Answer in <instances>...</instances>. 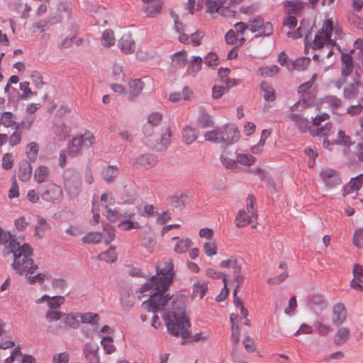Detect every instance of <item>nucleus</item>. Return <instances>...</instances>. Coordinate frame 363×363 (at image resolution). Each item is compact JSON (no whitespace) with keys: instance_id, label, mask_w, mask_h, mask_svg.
Masks as SVG:
<instances>
[{"instance_id":"obj_62","label":"nucleus","mask_w":363,"mask_h":363,"mask_svg":"<svg viewBox=\"0 0 363 363\" xmlns=\"http://www.w3.org/2000/svg\"><path fill=\"white\" fill-rule=\"evenodd\" d=\"M118 227L123 230L128 231L132 229H139L140 228V225L138 222H133L130 220H128L121 221L118 224Z\"/></svg>"},{"instance_id":"obj_59","label":"nucleus","mask_w":363,"mask_h":363,"mask_svg":"<svg viewBox=\"0 0 363 363\" xmlns=\"http://www.w3.org/2000/svg\"><path fill=\"white\" fill-rule=\"evenodd\" d=\"M221 0H206V11L208 13H214L219 10L222 6Z\"/></svg>"},{"instance_id":"obj_25","label":"nucleus","mask_w":363,"mask_h":363,"mask_svg":"<svg viewBox=\"0 0 363 363\" xmlns=\"http://www.w3.org/2000/svg\"><path fill=\"white\" fill-rule=\"evenodd\" d=\"M172 240H177L174 247V251L177 254H182L186 252L191 246V240L189 238L180 239L178 237H173Z\"/></svg>"},{"instance_id":"obj_47","label":"nucleus","mask_w":363,"mask_h":363,"mask_svg":"<svg viewBox=\"0 0 363 363\" xmlns=\"http://www.w3.org/2000/svg\"><path fill=\"white\" fill-rule=\"evenodd\" d=\"M82 323H89L94 327H97L99 315L97 313H85L80 315Z\"/></svg>"},{"instance_id":"obj_29","label":"nucleus","mask_w":363,"mask_h":363,"mask_svg":"<svg viewBox=\"0 0 363 363\" xmlns=\"http://www.w3.org/2000/svg\"><path fill=\"white\" fill-rule=\"evenodd\" d=\"M362 86V83L359 79H356L352 84H348L343 91V96L346 99H352L357 96L359 88Z\"/></svg>"},{"instance_id":"obj_56","label":"nucleus","mask_w":363,"mask_h":363,"mask_svg":"<svg viewBox=\"0 0 363 363\" xmlns=\"http://www.w3.org/2000/svg\"><path fill=\"white\" fill-rule=\"evenodd\" d=\"M7 100L9 104H11L16 108L19 101L22 100L21 95L16 89L11 88V91L8 94Z\"/></svg>"},{"instance_id":"obj_5","label":"nucleus","mask_w":363,"mask_h":363,"mask_svg":"<svg viewBox=\"0 0 363 363\" xmlns=\"http://www.w3.org/2000/svg\"><path fill=\"white\" fill-rule=\"evenodd\" d=\"M38 191L41 199L46 203H60L63 199L62 189L53 182H47L38 186Z\"/></svg>"},{"instance_id":"obj_2","label":"nucleus","mask_w":363,"mask_h":363,"mask_svg":"<svg viewBox=\"0 0 363 363\" xmlns=\"http://www.w3.org/2000/svg\"><path fill=\"white\" fill-rule=\"evenodd\" d=\"M184 296H176V299L172 301L171 311L167 313L164 317L167 328L172 335L175 337L181 336L182 344L186 342H197L201 340L207 339L206 336H202L201 333H197L193 336H190L189 328L191 326L189 320L186 315V305L183 301Z\"/></svg>"},{"instance_id":"obj_19","label":"nucleus","mask_w":363,"mask_h":363,"mask_svg":"<svg viewBox=\"0 0 363 363\" xmlns=\"http://www.w3.org/2000/svg\"><path fill=\"white\" fill-rule=\"evenodd\" d=\"M144 87V83L141 79H131L128 82L129 91L128 93V100L134 101L142 92Z\"/></svg>"},{"instance_id":"obj_37","label":"nucleus","mask_w":363,"mask_h":363,"mask_svg":"<svg viewBox=\"0 0 363 363\" xmlns=\"http://www.w3.org/2000/svg\"><path fill=\"white\" fill-rule=\"evenodd\" d=\"M222 134V128H216L211 131H207L204 135V138L206 140L222 145V140H223Z\"/></svg>"},{"instance_id":"obj_28","label":"nucleus","mask_w":363,"mask_h":363,"mask_svg":"<svg viewBox=\"0 0 363 363\" xmlns=\"http://www.w3.org/2000/svg\"><path fill=\"white\" fill-rule=\"evenodd\" d=\"M288 16H297L302 10V4L298 0H290L284 2Z\"/></svg>"},{"instance_id":"obj_50","label":"nucleus","mask_w":363,"mask_h":363,"mask_svg":"<svg viewBox=\"0 0 363 363\" xmlns=\"http://www.w3.org/2000/svg\"><path fill=\"white\" fill-rule=\"evenodd\" d=\"M170 138L171 130L169 128H167L165 131L162 134L160 142L157 145L156 149L157 150L167 149L170 144Z\"/></svg>"},{"instance_id":"obj_60","label":"nucleus","mask_w":363,"mask_h":363,"mask_svg":"<svg viewBox=\"0 0 363 363\" xmlns=\"http://www.w3.org/2000/svg\"><path fill=\"white\" fill-rule=\"evenodd\" d=\"M52 285L56 292L64 293L67 283L64 279H55L52 281Z\"/></svg>"},{"instance_id":"obj_20","label":"nucleus","mask_w":363,"mask_h":363,"mask_svg":"<svg viewBox=\"0 0 363 363\" xmlns=\"http://www.w3.org/2000/svg\"><path fill=\"white\" fill-rule=\"evenodd\" d=\"M332 124L326 123L324 125L319 127V125H312L309 128V132L312 135L323 137L324 139L331 135L333 132L331 131Z\"/></svg>"},{"instance_id":"obj_1","label":"nucleus","mask_w":363,"mask_h":363,"mask_svg":"<svg viewBox=\"0 0 363 363\" xmlns=\"http://www.w3.org/2000/svg\"><path fill=\"white\" fill-rule=\"evenodd\" d=\"M7 244V249L13 253V262L12 267L15 272L18 274L27 276L30 284L43 283L46 277L45 274L38 273L35 276H28V274H33L38 267L37 265L34 264L33 260L30 257L33 250L30 245L25 242L21 245L13 238L10 233L4 232L0 227V245Z\"/></svg>"},{"instance_id":"obj_63","label":"nucleus","mask_w":363,"mask_h":363,"mask_svg":"<svg viewBox=\"0 0 363 363\" xmlns=\"http://www.w3.org/2000/svg\"><path fill=\"white\" fill-rule=\"evenodd\" d=\"M135 296H121V304L125 311L131 309L135 302Z\"/></svg>"},{"instance_id":"obj_31","label":"nucleus","mask_w":363,"mask_h":363,"mask_svg":"<svg viewBox=\"0 0 363 363\" xmlns=\"http://www.w3.org/2000/svg\"><path fill=\"white\" fill-rule=\"evenodd\" d=\"M172 66L176 68L185 67L187 62V53L184 50L177 52L172 56Z\"/></svg>"},{"instance_id":"obj_7","label":"nucleus","mask_w":363,"mask_h":363,"mask_svg":"<svg viewBox=\"0 0 363 363\" xmlns=\"http://www.w3.org/2000/svg\"><path fill=\"white\" fill-rule=\"evenodd\" d=\"M249 30L255 38L270 37L274 33V25L261 16L251 18L248 21Z\"/></svg>"},{"instance_id":"obj_12","label":"nucleus","mask_w":363,"mask_h":363,"mask_svg":"<svg viewBox=\"0 0 363 363\" xmlns=\"http://www.w3.org/2000/svg\"><path fill=\"white\" fill-rule=\"evenodd\" d=\"M99 345L96 343L87 342L83 349V354L86 363H100Z\"/></svg>"},{"instance_id":"obj_36","label":"nucleus","mask_w":363,"mask_h":363,"mask_svg":"<svg viewBox=\"0 0 363 363\" xmlns=\"http://www.w3.org/2000/svg\"><path fill=\"white\" fill-rule=\"evenodd\" d=\"M98 259L108 263H113L117 259V254L114 247H110L106 251L98 255Z\"/></svg>"},{"instance_id":"obj_52","label":"nucleus","mask_w":363,"mask_h":363,"mask_svg":"<svg viewBox=\"0 0 363 363\" xmlns=\"http://www.w3.org/2000/svg\"><path fill=\"white\" fill-rule=\"evenodd\" d=\"M260 74L264 77H273L276 74H277L279 71V68L278 66L275 65H268L261 67L259 69Z\"/></svg>"},{"instance_id":"obj_40","label":"nucleus","mask_w":363,"mask_h":363,"mask_svg":"<svg viewBox=\"0 0 363 363\" xmlns=\"http://www.w3.org/2000/svg\"><path fill=\"white\" fill-rule=\"evenodd\" d=\"M182 137L184 143L187 145L193 143L197 138V135L194 128L190 126H185L182 130Z\"/></svg>"},{"instance_id":"obj_57","label":"nucleus","mask_w":363,"mask_h":363,"mask_svg":"<svg viewBox=\"0 0 363 363\" xmlns=\"http://www.w3.org/2000/svg\"><path fill=\"white\" fill-rule=\"evenodd\" d=\"M234 315H230V324L232 328V334L230 336L231 341L237 345L240 340V330L238 325H235L233 319Z\"/></svg>"},{"instance_id":"obj_46","label":"nucleus","mask_w":363,"mask_h":363,"mask_svg":"<svg viewBox=\"0 0 363 363\" xmlns=\"http://www.w3.org/2000/svg\"><path fill=\"white\" fill-rule=\"evenodd\" d=\"M39 146L35 142H31L27 145L26 156L31 162H34L38 156Z\"/></svg>"},{"instance_id":"obj_14","label":"nucleus","mask_w":363,"mask_h":363,"mask_svg":"<svg viewBox=\"0 0 363 363\" xmlns=\"http://www.w3.org/2000/svg\"><path fill=\"white\" fill-rule=\"evenodd\" d=\"M322 180L328 188H333L341 184L337 172L333 169H323L320 172Z\"/></svg>"},{"instance_id":"obj_26","label":"nucleus","mask_w":363,"mask_h":363,"mask_svg":"<svg viewBox=\"0 0 363 363\" xmlns=\"http://www.w3.org/2000/svg\"><path fill=\"white\" fill-rule=\"evenodd\" d=\"M32 174V167L27 160H22L19 164L18 178L23 182H28Z\"/></svg>"},{"instance_id":"obj_18","label":"nucleus","mask_w":363,"mask_h":363,"mask_svg":"<svg viewBox=\"0 0 363 363\" xmlns=\"http://www.w3.org/2000/svg\"><path fill=\"white\" fill-rule=\"evenodd\" d=\"M352 144L350 136L345 135V131L340 130L337 133V139L329 140L328 139H324L323 140V145L326 149H330V147L333 145H343L345 146H350Z\"/></svg>"},{"instance_id":"obj_55","label":"nucleus","mask_w":363,"mask_h":363,"mask_svg":"<svg viewBox=\"0 0 363 363\" xmlns=\"http://www.w3.org/2000/svg\"><path fill=\"white\" fill-rule=\"evenodd\" d=\"M350 336V330L347 328H340L337 330L335 337V342L337 344H342Z\"/></svg>"},{"instance_id":"obj_23","label":"nucleus","mask_w":363,"mask_h":363,"mask_svg":"<svg viewBox=\"0 0 363 363\" xmlns=\"http://www.w3.org/2000/svg\"><path fill=\"white\" fill-rule=\"evenodd\" d=\"M311 62V59L308 57H301L296 59L295 60H292L291 62H289L286 65V67L289 70H298L302 71L306 69Z\"/></svg>"},{"instance_id":"obj_48","label":"nucleus","mask_w":363,"mask_h":363,"mask_svg":"<svg viewBox=\"0 0 363 363\" xmlns=\"http://www.w3.org/2000/svg\"><path fill=\"white\" fill-rule=\"evenodd\" d=\"M101 43L103 46L110 48L115 43L114 33L112 30H104L101 35Z\"/></svg>"},{"instance_id":"obj_54","label":"nucleus","mask_w":363,"mask_h":363,"mask_svg":"<svg viewBox=\"0 0 363 363\" xmlns=\"http://www.w3.org/2000/svg\"><path fill=\"white\" fill-rule=\"evenodd\" d=\"M20 89L22 91L21 99L27 100L30 99L32 96H36L37 92L32 91L29 88V82H23L19 84Z\"/></svg>"},{"instance_id":"obj_30","label":"nucleus","mask_w":363,"mask_h":363,"mask_svg":"<svg viewBox=\"0 0 363 363\" xmlns=\"http://www.w3.org/2000/svg\"><path fill=\"white\" fill-rule=\"evenodd\" d=\"M279 269L281 272L276 277L268 279V284L271 285H277L284 281L289 276L286 270V263L281 262L279 264Z\"/></svg>"},{"instance_id":"obj_53","label":"nucleus","mask_w":363,"mask_h":363,"mask_svg":"<svg viewBox=\"0 0 363 363\" xmlns=\"http://www.w3.org/2000/svg\"><path fill=\"white\" fill-rule=\"evenodd\" d=\"M1 124L6 128L16 126V122L14 120L13 114L10 111L4 112L0 118Z\"/></svg>"},{"instance_id":"obj_32","label":"nucleus","mask_w":363,"mask_h":363,"mask_svg":"<svg viewBox=\"0 0 363 363\" xmlns=\"http://www.w3.org/2000/svg\"><path fill=\"white\" fill-rule=\"evenodd\" d=\"M230 69L228 68H220L218 72L220 83L228 87H233L237 85V81L235 79H230L228 74Z\"/></svg>"},{"instance_id":"obj_21","label":"nucleus","mask_w":363,"mask_h":363,"mask_svg":"<svg viewBox=\"0 0 363 363\" xmlns=\"http://www.w3.org/2000/svg\"><path fill=\"white\" fill-rule=\"evenodd\" d=\"M342 61V70L341 74L342 77L350 76L353 71V60L350 53H342L341 55Z\"/></svg>"},{"instance_id":"obj_58","label":"nucleus","mask_w":363,"mask_h":363,"mask_svg":"<svg viewBox=\"0 0 363 363\" xmlns=\"http://www.w3.org/2000/svg\"><path fill=\"white\" fill-rule=\"evenodd\" d=\"M230 87L225 85H215L212 88V97L214 99H220Z\"/></svg>"},{"instance_id":"obj_61","label":"nucleus","mask_w":363,"mask_h":363,"mask_svg":"<svg viewBox=\"0 0 363 363\" xmlns=\"http://www.w3.org/2000/svg\"><path fill=\"white\" fill-rule=\"evenodd\" d=\"M236 157L238 162L247 166L252 164L255 161V158L250 154H238Z\"/></svg>"},{"instance_id":"obj_8","label":"nucleus","mask_w":363,"mask_h":363,"mask_svg":"<svg viewBox=\"0 0 363 363\" xmlns=\"http://www.w3.org/2000/svg\"><path fill=\"white\" fill-rule=\"evenodd\" d=\"M220 266L223 268L233 269V281H232V282H234L233 295H237L239 292L238 289L240 286H241L244 282V277L241 275V266L233 257H230L227 260L221 261L220 262ZM230 282H231V281Z\"/></svg>"},{"instance_id":"obj_16","label":"nucleus","mask_w":363,"mask_h":363,"mask_svg":"<svg viewBox=\"0 0 363 363\" xmlns=\"http://www.w3.org/2000/svg\"><path fill=\"white\" fill-rule=\"evenodd\" d=\"M82 189L81 181L78 179H68L65 182V189L69 199H76Z\"/></svg>"},{"instance_id":"obj_35","label":"nucleus","mask_w":363,"mask_h":363,"mask_svg":"<svg viewBox=\"0 0 363 363\" xmlns=\"http://www.w3.org/2000/svg\"><path fill=\"white\" fill-rule=\"evenodd\" d=\"M101 175L106 182L110 183L117 177L118 168L113 165H108L103 169Z\"/></svg>"},{"instance_id":"obj_41","label":"nucleus","mask_w":363,"mask_h":363,"mask_svg":"<svg viewBox=\"0 0 363 363\" xmlns=\"http://www.w3.org/2000/svg\"><path fill=\"white\" fill-rule=\"evenodd\" d=\"M235 222L238 228H244L250 223L251 218L245 210H240L235 216Z\"/></svg>"},{"instance_id":"obj_64","label":"nucleus","mask_w":363,"mask_h":363,"mask_svg":"<svg viewBox=\"0 0 363 363\" xmlns=\"http://www.w3.org/2000/svg\"><path fill=\"white\" fill-rule=\"evenodd\" d=\"M208 291V285L205 282H196L194 284L192 295H205Z\"/></svg>"},{"instance_id":"obj_9","label":"nucleus","mask_w":363,"mask_h":363,"mask_svg":"<svg viewBox=\"0 0 363 363\" xmlns=\"http://www.w3.org/2000/svg\"><path fill=\"white\" fill-rule=\"evenodd\" d=\"M172 298L173 296H149V299L144 301L142 306L147 311L156 313L161 311Z\"/></svg>"},{"instance_id":"obj_4","label":"nucleus","mask_w":363,"mask_h":363,"mask_svg":"<svg viewBox=\"0 0 363 363\" xmlns=\"http://www.w3.org/2000/svg\"><path fill=\"white\" fill-rule=\"evenodd\" d=\"M174 274L173 259L169 258L164 262L162 268L156 267V275L141 285L138 292L142 294L150 291V295H164L172 283Z\"/></svg>"},{"instance_id":"obj_3","label":"nucleus","mask_w":363,"mask_h":363,"mask_svg":"<svg viewBox=\"0 0 363 363\" xmlns=\"http://www.w3.org/2000/svg\"><path fill=\"white\" fill-rule=\"evenodd\" d=\"M315 23H310L304 20L301 21L299 27L295 31H289L287 36L294 39L304 37L306 47L311 44L313 50L323 48L324 46L331 48L336 45L335 40L331 39V33L333 30V21L328 18L325 20L320 29H319L314 39L312 40V33Z\"/></svg>"},{"instance_id":"obj_33","label":"nucleus","mask_w":363,"mask_h":363,"mask_svg":"<svg viewBox=\"0 0 363 363\" xmlns=\"http://www.w3.org/2000/svg\"><path fill=\"white\" fill-rule=\"evenodd\" d=\"M260 90L263 93V98L265 101L272 102L276 99L275 91L274 88L267 82L260 83Z\"/></svg>"},{"instance_id":"obj_17","label":"nucleus","mask_w":363,"mask_h":363,"mask_svg":"<svg viewBox=\"0 0 363 363\" xmlns=\"http://www.w3.org/2000/svg\"><path fill=\"white\" fill-rule=\"evenodd\" d=\"M346 309L341 303H336L333 308L332 323L335 326L342 325L346 319Z\"/></svg>"},{"instance_id":"obj_45","label":"nucleus","mask_w":363,"mask_h":363,"mask_svg":"<svg viewBox=\"0 0 363 363\" xmlns=\"http://www.w3.org/2000/svg\"><path fill=\"white\" fill-rule=\"evenodd\" d=\"M113 342V339L111 335L104 336L101 337V345L105 352L108 354H112L116 350V347Z\"/></svg>"},{"instance_id":"obj_24","label":"nucleus","mask_w":363,"mask_h":363,"mask_svg":"<svg viewBox=\"0 0 363 363\" xmlns=\"http://www.w3.org/2000/svg\"><path fill=\"white\" fill-rule=\"evenodd\" d=\"M162 2L158 1L152 4H147L143 6L142 11L145 13L147 18H155L157 17L162 11Z\"/></svg>"},{"instance_id":"obj_38","label":"nucleus","mask_w":363,"mask_h":363,"mask_svg":"<svg viewBox=\"0 0 363 363\" xmlns=\"http://www.w3.org/2000/svg\"><path fill=\"white\" fill-rule=\"evenodd\" d=\"M184 197H186V195L184 193H177L167 198V203L174 208H183L184 206Z\"/></svg>"},{"instance_id":"obj_22","label":"nucleus","mask_w":363,"mask_h":363,"mask_svg":"<svg viewBox=\"0 0 363 363\" xmlns=\"http://www.w3.org/2000/svg\"><path fill=\"white\" fill-rule=\"evenodd\" d=\"M118 46L125 54H132L135 51V43L128 35L121 37L118 43Z\"/></svg>"},{"instance_id":"obj_42","label":"nucleus","mask_w":363,"mask_h":363,"mask_svg":"<svg viewBox=\"0 0 363 363\" xmlns=\"http://www.w3.org/2000/svg\"><path fill=\"white\" fill-rule=\"evenodd\" d=\"M50 225L47 222V220L40 217L38 216L37 218V223L35 227L34 235L38 237H43L44 233L49 229Z\"/></svg>"},{"instance_id":"obj_43","label":"nucleus","mask_w":363,"mask_h":363,"mask_svg":"<svg viewBox=\"0 0 363 363\" xmlns=\"http://www.w3.org/2000/svg\"><path fill=\"white\" fill-rule=\"evenodd\" d=\"M197 122L199 125L202 128H208L213 125L211 116L205 112L203 108H199V116Z\"/></svg>"},{"instance_id":"obj_11","label":"nucleus","mask_w":363,"mask_h":363,"mask_svg":"<svg viewBox=\"0 0 363 363\" xmlns=\"http://www.w3.org/2000/svg\"><path fill=\"white\" fill-rule=\"evenodd\" d=\"M223 140H222V146L227 147L236 143L240 136V133L237 128L233 125H226L222 128Z\"/></svg>"},{"instance_id":"obj_10","label":"nucleus","mask_w":363,"mask_h":363,"mask_svg":"<svg viewBox=\"0 0 363 363\" xmlns=\"http://www.w3.org/2000/svg\"><path fill=\"white\" fill-rule=\"evenodd\" d=\"M61 22V18L57 15H51L47 18H44L37 21L31 25L33 32L44 33L50 29V28Z\"/></svg>"},{"instance_id":"obj_34","label":"nucleus","mask_w":363,"mask_h":363,"mask_svg":"<svg viewBox=\"0 0 363 363\" xmlns=\"http://www.w3.org/2000/svg\"><path fill=\"white\" fill-rule=\"evenodd\" d=\"M203 60L199 56H194L189 62L186 72L189 74L195 76L201 69Z\"/></svg>"},{"instance_id":"obj_15","label":"nucleus","mask_w":363,"mask_h":363,"mask_svg":"<svg viewBox=\"0 0 363 363\" xmlns=\"http://www.w3.org/2000/svg\"><path fill=\"white\" fill-rule=\"evenodd\" d=\"M157 163V157L152 154H146L140 155V157L135 159L133 162L132 165H138L146 169L152 168Z\"/></svg>"},{"instance_id":"obj_51","label":"nucleus","mask_w":363,"mask_h":363,"mask_svg":"<svg viewBox=\"0 0 363 363\" xmlns=\"http://www.w3.org/2000/svg\"><path fill=\"white\" fill-rule=\"evenodd\" d=\"M102 238V234L99 232H90L85 235L82 240L84 243L96 244L101 240Z\"/></svg>"},{"instance_id":"obj_13","label":"nucleus","mask_w":363,"mask_h":363,"mask_svg":"<svg viewBox=\"0 0 363 363\" xmlns=\"http://www.w3.org/2000/svg\"><path fill=\"white\" fill-rule=\"evenodd\" d=\"M206 275L208 277L213 279L222 278L224 286L219 295H228L231 289H234V282H230L227 280L226 276L220 272L213 269L208 268L206 270Z\"/></svg>"},{"instance_id":"obj_27","label":"nucleus","mask_w":363,"mask_h":363,"mask_svg":"<svg viewBox=\"0 0 363 363\" xmlns=\"http://www.w3.org/2000/svg\"><path fill=\"white\" fill-rule=\"evenodd\" d=\"M307 303L315 313L320 312L326 306L324 296H308Z\"/></svg>"},{"instance_id":"obj_44","label":"nucleus","mask_w":363,"mask_h":363,"mask_svg":"<svg viewBox=\"0 0 363 363\" xmlns=\"http://www.w3.org/2000/svg\"><path fill=\"white\" fill-rule=\"evenodd\" d=\"M49 172V169L46 166H39L34 171L33 177L35 181L38 184L43 183V181L48 177Z\"/></svg>"},{"instance_id":"obj_6","label":"nucleus","mask_w":363,"mask_h":363,"mask_svg":"<svg viewBox=\"0 0 363 363\" xmlns=\"http://www.w3.org/2000/svg\"><path fill=\"white\" fill-rule=\"evenodd\" d=\"M94 143V134L89 130H86L84 134L74 137L69 141L67 152L69 155L77 156L80 154L83 147L90 148Z\"/></svg>"},{"instance_id":"obj_39","label":"nucleus","mask_w":363,"mask_h":363,"mask_svg":"<svg viewBox=\"0 0 363 363\" xmlns=\"http://www.w3.org/2000/svg\"><path fill=\"white\" fill-rule=\"evenodd\" d=\"M323 104H327L333 111L338 109L342 104V101L334 95H326L322 99Z\"/></svg>"},{"instance_id":"obj_49","label":"nucleus","mask_w":363,"mask_h":363,"mask_svg":"<svg viewBox=\"0 0 363 363\" xmlns=\"http://www.w3.org/2000/svg\"><path fill=\"white\" fill-rule=\"evenodd\" d=\"M217 245L214 239L206 240L203 246V250L207 257H212L217 254Z\"/></svg>"}]
</instances>
